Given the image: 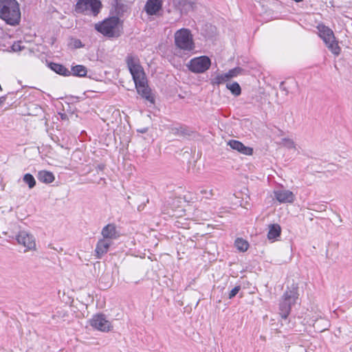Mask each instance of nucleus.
<instances>
[{"instance_id": "nucleus-1", "label": "nucleus", "mask_w": 352, "mask_h": 352, "mask_svg": "<svg viewBox=\"0 0 352 352\" xmlns=\"http://www.w3.org/2000/svg\"><path fill=\"white\" fill-rule=\"evenodd\" d=\"M21 10L16 0H0V19L7 24L15 26L21 21Z\"/></svg>"}, {"instance_id": "nucleus-2", "label": "nucleus", "mask_w": 352, "mask_h": 352, "mask_svg": "<svg viewBox=\"0 0 352 352\" xmlns=\"http://www.w3.org/2000/svg\"><path fill=\"white\" fill-rule=\"evenodd\" d=\"M95 29L105 36L119 37L123 32V21L118 16H111L95 24Z\"/></svg>"}, {"instance_id": "nucleus-3", "label": "nucleus", "mask_w": 352, "mask_h": 352, "mask_svg": "<svg viewBox=\"0 0 352 352\" xmlns=\"http://www.w3.org/2000/svg\"><path fill=\"white\" fill-rule=\"evenodd\" d=\"M174 41L176 50L184 54H189L195 50L193 36L190 30L181 28L175 32Z\"/></svg>"}, {"instance_id": "nucleus-4", "label": "nucleus", "mask_w": 352, "mask_h": 352, "mask_svg": "<svg viewBox=\"0 0 352 352\" xmlns=\"http://www.w3.org/2000/svg\"><path fill=\"white\" fill-rule=\"evenodd\" d=\"M298 289L297 284L293 283L290 287H287L282 296L279 303V314L284 319L288 317L292 306L296 304L298 298Z\"/></svg>"}, {"instance_id": "nucleus-5", "label": "nucleus", "mask_w": 352, "mask_h": 352, "mask_svg": "<svg viewBox=\"0 0 352 352\" xmlns=\"http://www.w3.org/2000/svg\"><path fill=\"white\" fill-rule=\"evenodd\" d=\"M319 35L325 43L327 47L336 56L340 53V47H339L333 34V32L327 26L319 25L318 26Z\"/></svg>"}, {"instance_id": "nucleus-6", "label": "nucleus", "mask_w": 352, "mask_h": 352, "mask_svg": "<svg viewBox=\"0 0 352 352\" xmlns=\"http://www.w3.org/2000/svg\"><path fill=\"white\" fill-rule=\"evenodd\" d=\"M101 8L99 0H78L76 5V12L85 14L97 15Z\"/></svg>"}, {"instance_id": "nucleus-7", "label": "nucleus", "mask_w": 352, "mask_h": 352, "mask_svg": "<svg viewBox=\"0 0 352 352\" xmlns=\"http://www.w3.org/2000/svg\"><path fill=\"white\" fill-rule=\"evenodd\" d=\"M211 65L210 59L206 56H201L191 59L187 64L188 69L195 74H201L208 70Z\"/></svg>"}, {"instance_id": "nucleus-8", "label": "nucleus", "mask_w": 352, "mask_h": 352, "mask_svg": "<svg viewBox=\"0 0 352 352\" xmlns=\"http://www.w3.org/2000/svg\"><path fill=\"white\" fill-rule=\"evenodd\" d=\"M126 63L133 76L134 82L146 79L144 69L140 65L139 59L137 57L128 56L126 58Z\"/></svg>"}, {"instance_id": "nucleus-9", "label": "nucleus", "mask_w": 352, "mask_h": 352, "mask_svg": "<svg viewBox=\"0 0 352 352\" xmlns=\"http://www.w3.org/2000/svg\"><path fill=\"white\" fill-rule=\"evenodd\" d=\"M15 237L18 243L26 248L27 250H32L36 248V241L34 236L27 231H20Z\"/></svg>"}, {"instance_id": "nucleus-10", "label": "nucleus", "mask_w": 352, "mask_h": 352, "mask_svg": "<svg viewBox=\"0 0 352 352\" xmlns=\"http://www.w3.org/2000/svg\"><path fill=\"white\" fill-rule=\"evenodd\" d=\"M90 324L94 328L101 331H109L112 328L111 322L106 319L103 314L94 316L90 320Z\"/></svg>"}, {"instance_id": "nucleus-11", "label": "nucleus", "mask_w": 352, "mask_h": 352, "mask_svg": "<svg viewBox=\"0 0 352 352\" xmlns=\"http://www.w3.org/2000/svg\"><path fill=\"white\" fill-rule=\"evenodd\" d=\"M135 88L137 89L138 93L146 100L151 102V103L154 102V98L151 96V89L148 88L147 85L146 78L143 80H140L135 82Z\"/></svg>"}, {"instance_id": "nucleus-12", "label": "nucleus", "mask_w": 352, "mask_h": 352, "mask_svg": "<svg viewBox=\"0 0 352 352\" xmlns=\"http://www.w3.org/2000/svg\"><path fill=\"white\" fill-rule=\"evenodd\" d=\"M274 195L275 199L279 203L292 204L295 199L294 194L292 191L286 189L280 188L275 190H274Z\"/></svg>"}, {"instance_id": "nucleus-13", "label": "nucleus", "mask_w": 352, "mask_h": 352, "mask_svg": "<svg viewBox=\"0 0 352 352\" xmlns=\"http://www.w3.org/2000/svg\"><path fill=\"white\" fill-rule=\"evenodd\" d=\"M102 238L110 241L118 239L120 234L117 230L116 226L113 223H109L105 226L101 231Z\"/></svg>"}, {"instance_id": "nucleus-14", "label": "nucleus", "mask_w": 352, "mask_h": 352, "mask_svg": "<svg viewBox=\"0 0 352 352\" xmlns=\"http://www.w3.org/2000/svg\"><path fill=\"white\" fill-rule=\"evenodd\" d=\"M113 242L107 239H100L97 242L95 249V256L97 258H101L109 250Z\"/></svg>"}, {"instance_id": "nucleus-15", "label": "nucleus", "mask_w": 352, "mask_h": 352, "mask_svg": "<svg viewBox=\"0 0 352 352\" xmlns=\"http://www.w3.org/2000/svg\"><path fill=\"white\" fill-rule=\"evenodd\" d=\"M228 145H229L232 150L236 151L245 155H252L253 153L252 148L245 146L242 142L238 140H231L228 142Z\"/></svg>"}, {"instance_id": "nucleus-16", "label": "nucleus", "mask_w": 352, "mask_h": 352, "mask_svg": "<svg viewBox=\"0 0 352 352\" xmlns=\"http://www.w3.org/2000/svg\"><path fill=\"white\" fill-rule=\"evenodd\" d=\"M162 8V0H147L144 10L148 15L156 14Z\"/></svg>"}, {"instance_id": "nucleus-17", "label": "nucleus", "mask_w": 352, "mask_h": 352, "mask_svg": "<svg viewBox=\"0 0 352 352\" xmlns=\"http://www.w3.org/2000/svg\"><path fill=\"white\" fill-rule=\"evenodd\" d=\"M175 3L182 12L186 13L195 8V2L190 0H175Z\"/></svg>"}, {"instance_id": "nucleus-18", "label": "nucleus", "mask_w": 352, "mask_h": 352, "mask_svg": "<svg viewBox=\"0 0 352 352\" xmlns=\"http://www.w3.org/2000/svg\"><path fill=\"white\" fill-rule=\"evenodd\" d=\"M48 66L52 70L58 74L62 75L63 76H71V72L63 65L55 63H50Z\"/></svg>"}, {"instance_id": "nucleus-19", "label": "nucleus", "mask_w": 352, "mask_h": 352, "mask_svg": "<svg viewBox=\"0 0 352 352\" xmlns=\"http://www.w3.org/2000/svg\"><path fill=\"white\" fill-rule=\"evenodd\" d=\"M37 178L38 181L45 184H50L55 179L54 174L47 170L39 171L37 175Z\"/></svg>"}, {"instance_id": "nucleus-20", "label": "nucleus", "mask_w": 352, "mask_h": 352, "mask_svg": "<svg viewBox=\"0 0 352 352\" xmlns=\"http://www.w3.org/2000/svg\"><path fill=\"white\" fill-rule=\"evenodd\" d=\"M281 228L277 223L270 224L269 226V231L267 233V239L269 240H275L280 235Z\"/></svg>"}, {"instance_id": "nucleus-21", "label": "nucleus", "mask_w": 352, "mask_h": 352, "mask_svg": "<svg viewBox=\"0 0 352 352\" xmlns=\"http://www.w3.org/2000/svg\"><path fill=\"white\" fill-rule=\"evenodd\" d=\"M70 72L71 75L78 77H85L87 74V69L84 65H77L75 66H72Z\"/></svg>"}, {"instance_id": "nucleus-22", "label": "nucleus", "mask_w": 352, "mask_h": 352, "mask_svg": "<svg viewBox=\"0 0 352 352\" xmlns=\"http://www.w3.org/2000/svg\"><path fill=\"white\" fill-rule=\"evenodd\" d=\"M229 80L226 73L218 74L214 78L211 80V83L214 85L223 84Z\"/></svg>"}, {"instance_id": "nucleus-23", "label": "nucleus", "mask_w": 352, "mask_h": 352, "mask_svg": "<svg viewBox=\"0 0 352 352\" xmlns=\"http://www.w3.org/2000/svg\"><path fill=\"white\" fill-rule=\"evenodd\" d=\"M226 87L235 96H239L241 94V89L239 84L236 82L227 83Z\"/></svg>"}, {"instance_id": "nucleus-24", "label": "nucleus", "mask_w": 352, "mask_h": 352, "mask_svg": "<svg viewBox=\"0 0 352 352\" xmlns=\"http://www.w3.org/2000/svg\"><path fill=\"white\" fill-rule=\"evenodd\" d=\"M115 12L117 16H122L124 12L127 10V6L121 2L120 1L116 0Z\"/></svg>"}, {"instance_id": "nucleus-25", "label": "nucleus", "mask_w": 352, "mask_h": 352, "mask_svg": "<svg viewBox=\"0 0 352 352\" xmlns=\"http://www.w3.org/2000/svg\"><path fill=\"white\" fill-rule=\"evenodd\" d=\"M235 246L239 251L243 252L248 249L249 243L247 241L238 238L235 241Z\"/></svg>"}, {"instance_id": "nucleus-26", "label": "nucleus", "mask_w": 352, "mask_h": 352, "mask_svg": "<svg viewBox=\"0 0 352 352\" xmlns=\"http://www.w3.org/2000/svg\"><path fill=\"white\" fill-rule=\"evenodd\" d=\"M23 182L28 185L30 188H32L36 185L34 177L30 173H26L23 176Z\"/></svg>"}, {"instance_id": "nucleus-27", "label": "nucleus", "mask_w": 352, "mask_h": 352, "mask_svg": "<svg viewBox=\"0 0 352 352\" xmlns=\"http://www.w3.org/2000/svg\"><path fill=\"white\" fill-rule=\"evenodd\" d=\"M243 71V70L242 68L236 67L232 69H230L228 72H226V74L228 75L229 80H230L231 78H233L241 74Z\"/></svg>"}, {"instance_id": "nucleus-28", "label": "nucleus", "mask_w": 352, "mask_h": 352, "mask_svg": "<svg viewBox=\"0 0 352 352\" xmlns=\"http://www.w3.org/2000/svg\"><path fill=\"white\" fill-rule=\"evenodd\" d=\"M21 41L14 42L11 46V51L14 52H21L25 48V46L22 45Z\"/></svg>"}, {"instance_id": "nucleus-29", "label": "nucleus", "mask_w": 352, "mask_h": 352, "mask_svg": "<svg viewBox=\"0 0 352 352\" xmlns=\"http://www.w3.org/2000/svg\"><path fill=\"white\" fill-rule=\"evenodd\" d=\"M69 46L74 49H78L83 47V45L80 39L78 38H71Z\"/></svg>"}, {"instance_id": "nucleus-30", "label": "nucleus", "mask_w": 352, "mask_h": 352, "mask_svg": "<svg viewBox=\"0 0 352 352\" xmlns=\"http://www.w3.org/2000/svg\"><path fill=\"white\" fill-rule=\"evenodd\" d=\"M283 145L288 148H296V145L294 142L289 138L283 139Z\"/></svg>"}, {"instance_id": "nucleus-31", "label": "nucleus", "mask_w": 352, "mask_h": 352, "mask_svg": "<svg viewBox=\"0 0 352 352\" xmlns=\"http://www.w3.org/2000/svg\"><path fill=\"white\" fill-rule=\"evenodd\" d=\"M201 194L204 195L206 199H210L211 197L214 195L213 190L212 189L208 190L206 189H203L200 191Z\"/></svg>"}, {"instance_id": "nucleus-32", "label": "nucleus", "mask_w": 352, "mask_h": 352, "mask_svg": "<svg viewBox=\"0 0 352 352\" xmlns=\"http://www.w3.org/2000/svg\"><path fill=\"white\" fill-rule=\"evenodd\" d=\"M241 287L239 285L234 287L229 293L228 298L232 299L234 298L238 292L240 291Z\"/></svg>"}, {"instance_id": "nucleus-33", "label": "nucleus", "mask_w": 352, "mask_h": 352, "mask_svg": "<svg viewBox=\"0 0 352 352\" xmlns=\"http://www.w3.org/2000/svg\"><path fill=\"white\" fill-rule=\"evenodd\" d=\"M280 89L282 91H285L286 95H287V94H288L289 91H288V90H287V89L284 86V82H280Z\"/></svg>"}, {"instance_id": "nucleus-34", "label": "nucleus", "mask_w": 352, "mask_h": 352, "mask_svg": "<svg viewBox=\"0 0 352 352\" xmlns=\"http://www.w3.org/2000/svg\"><path fill=\"white\" fill-rule=\"evenodd\" d=\"M148 131V128H142V129H138V132L139 133H145Z\"/></svg>"}, {"instance_id": "nucleus-35", "label": "nucleus", "mask_w": 352, "mask_h": 352, "mask_svg": "<svg viewBox=\"0 0 352 352\" xmlns=\"http://www.w3.org/2000/svg\"><path fill=\"white\" fill-rule=\"evenodd\" d=\"M6 96H1L0 97V106L4 103V102L6 101Z\"/></svg>"}, {"instance_id": "nucleus-36", "label": "nucleus", "mask_w": 352, "mask_h": 352, "mask_svg": "<svg viewBox=\"0 0 352 352\" xmlns=\"http://www.w3.org/2000/svg\"><path fill=\"white\" fill-rule=\"evenodd\" d=\"M104 168V166L102 165V164H99L98 166H97V168L100 170H102Z\"/></svg>"}]
</instances>
